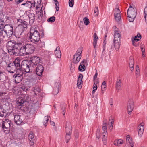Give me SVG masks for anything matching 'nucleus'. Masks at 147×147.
<instances>
[{"label":"nucleus","mask_w":147,"mask_h":147,"mask_svg":"<svg viewBox=\"0 0 147 147\" xmlns=\"http://www.w3.org/2000/svg\"><path fill=\"white\" fill-rule=\"evenodd\" d=\"M21 61L18 58L16 59L13 63H9L7 65L6 69L9 73L13 74L16 71H20Z\"/></svg>","instance_id":"1"},{"label":"nucleus","mask_w":147,"mask_h":147,"mask_svg":"<svg viewBox=\"0 0 147 147\" xmlns=\"http://www.w3.org/2000/svg\"><path fill=\"white\" fill-rule=\"evenodd\" d=\"M23 47L21 49V53H22L21 56L32 54L34 52L35 49L34 46L29 44H25Z\"/></svg>","instance_id":"2"},{"label":"nucleus","mask_w":147,"mask_h":147,"mask_svg":"<svg viewBox=\"0 0 147 147\" xmlns=\"http://www.w3.org/2000/svg\"><path fill=\"white\" fill-rule=\"evenodd\" d=\"M35 28H32L30 31L29 38L31 42L35 44H37L40 40V34Z\"/></svg>","instance_id":"3"},{"label":"nucleus","mask_w":147,"mask_h":147,"mask_svg":"<svg viewBox=\"0 0 147 147\" xmlns=\"http://www.w3.org/2000/svg\"><path fill=\"white\" fill-rule=\"evenodd\" d=\"M24 70L25 71L26 73H29L32 72L33 68L31 66V63L28 60H23L21 62V65H20V71H22V70Z\"/></svg>","instance_id":"4"},{"label":"nucleus","mask_w":147,"mask_h":147,"mask_svg":"<svg viewBox=\"0 0 147 147\" xmlns=\"http://www.w3.org/2000/svg\"><path fill=\"white\" fill-rule=\"evenodd\" d=\"M120 33L119 31L116 30L114 31L113 43L114 47L117 51L119 50L121 45V36Z\"/></svg>","instance_id":"5"},{"label":"nucleus","mask_w":147,"mask_h":147,"mask_svg":"<svg viewBox=\"0 0 147 147\" xmlns=\"http://www.w3.org/2000/svg\"><path fill=\"white\" fill-rule=\"evenodd\" d=\"M15 43V40H11L7 42L6 45L8 52L11 55L17 56L18 53L14 50Z\"/></svg>","instance_id":"6"},{"label":"nucleus","mask_w":147,"mask_h":147,"mask_svg":"<svg viewBox=\"0 0 147 147\" xmlns=\"http://www.w3.org/2000/svg\"><path fill=\"white\" fill-rule=\"evenodd\" d=\"M28 24V22L24 20L22 24H20L18 25L17 27L18 31L16 32L18 38H20L22 35L25 29L27 28Z\"/></svg>","instance_id":"7"},{"label":"nucleus","mask_w":147,"mask_h":147,"mask_svg":"<svg viewBox=\"0 0 147 147\" xmlns=\"http://www.w3.org/2000/svg\"><path fill=\"white\" fill-rule=\"evenodd\" d=\"M3 30L5 33V35L7 37H10L13 33V28L10 25H6L4 26Z\"/></svg>","instance_id":"8"},{"label":"nucleus","mask_w":147,"mask_h":147,"mask_svg":"<svg viewBox=\"0 0 147 147\" xmlns=\"http://www.w3.org/2000/svg\"><path fill=\"white\" fill-rule=\"evenodd\" d=\"M33 69L34 67H36L39 64H40V59L39 57L37 56H33L30 58L29 60Z\"/></svg>","instance_id":"9"},{"label":"nucleus","mask_w":147,"mask_h":147,"mask_svg":"<svg viewBox=\"0 0 147 147\" xmlns=\"http://www.w3.org/2000/svg\"><path fill=\"white\" fill-rule=\"evenodd\" d=\"M23 72L20 70L18 72H16L13 75L15 82L16 83H20L22 80L23 78Z\"/></svg>","instance_id":"10"},{"label":"nucleus","mask_w":147,"mask_h":147,"mask_svg":"<svg viewBox=\"0 0 147 147\" xmlns=\"http://www.w3.org/2000/svg\"><path fill=\"white\" fill-rule=\"evenodd\" d=\"M29 98L28 96H25L24 98L22 97L19 98L16 102L18 106L21 108L25 102L28 101Z\"/></svg>","instance_id":"11"},{"label":"nucleus","mask_w":147,"mask_h":147,"mask_svg":"<svg viewBox=\"0 0 147 147\" xmlns=\"http://www.w3.org/2000/svg\"><path fill=\"white\" fill-rule=\"evenodd\" d=\"M24 43L23 42H17L15 41L14 46V50L15 49L19 50V53L21 56L22 53H21L20 50L21 48L24 47Z\"/></svg>","instance_id":"12"},{"label":"nucleus","mask_w":147,"mask_h":147,"mask_svg":"<svg viewBox=\"0 0 147 147\" xmlns=\"http://www.w3.org/2000/svg\"><path fill=\"white\" fill-rule=\"evenodd\" d=\"M37 66L35 69L36 74L38 76H41L43 71L44 67L41 64H39Z\"/></svg>","instance_id":"13"},{"label":"nucleus","mask_w":147,"mask_h":147,"mask_svg":"<svg viewBox=\"0 0 147 147\" xmlns=\"http://www.w3.org/2000/svg\"><path fill=\"white\" fill-rule=\"evenodd\" d=\"M134 107V104L133 101L132 100H129L128 102L127 105V111L129 115L131 114Z\"/></svg>","instance_id":"14"},{"label":"nucleus","mask_w":147,"mask_h":147,"mask_svg":"<svg viewBox=\"0 0 147 147\" xmlns=\"http://www.w3.org/2000/svg\"><path fill=\"white\" fill-rule=\"evenodd\" d=\"M60 85L59 82H56L55 84L53 90V94L54 95H57L59 92V86Z\"/></svg>","instance_id":"15"},{"label":"nucleus","mask_w":147,"mask_h":147,"mask_svg":"<svg viewBox=\"0 0 147 147\" xmlns=\"http://www.w3.org/2000/svg\"><path fill=\"white\" fill-rule=\"evenodd\" d=\"M11 124V121L8 119H6L2 123V128H7V129L10 128Z\"/></svg>","instance_id":"16"},{"label":"nucleus","mask_w":147,"mask_h":147,"mask_svg":"<svg viewBox=\"0 0 147 147\" xmlns=\"http://www.w3.org/2000/svg\"><path fill=\"white\" fill-rule=\"evenodd\" d=\"M65 131L66 134H71L72 127L70 122H66Z\"/></svg>","instance_id":"17"},{"label":"nucleus","mask_w":147,"mask_h":147,"mask_svg":"<svg viewBox=\"0 0 147 147\" xmlns=\"http://www.w3.org/2000/svg\"><path fill=\"white\" fill-rule=\"evenodd\" d=\"M14 120L15 122L18 125H20L23 122L22 117L20 115H15Z\"/></svg>","instance_id":"18"},{"label":"nucleus","mask_w":147,"mask_h":147,"mask_svg":"<svg viewBox=\"0 0 147 147\" xmlns=\"http://www.w3.org/2000/svg\"><path fill=\"white\" fill-rule=\"evenodd\" d=\"M127 13L128 16L130 17L131 16L135 17L136 15V11H135L134 8L130 9L129 8L127 10Z\"/></svg>","instance_id":"19"},{"label":"nucleus","mask_w":147,"mask_h":147,"mask_svg":"<svg viewBox=\"0 0 147 147\" xmlns=\"http://www.w3.org/2000/svg\"><path fill=\"white\" fill-rule=\"evenodd\" d=\"M28 138L30 141V144L31 146L33 145L34 144L35 139L34 134L32 132H30L28 136Z\"/></svg>","instance_id":"20"},{"label":"nucleus","mask_w":147,"mask_h":147,"mask_svg":"<svg viewBox=\"0 0 147 147\" xmlns=\"http://www.w3.org/2000/svg\"><path fill=\"white\" fill-rule=\"evenodd\" d=\"M83 78V75L81 74L79 75L78 77V81L77 83V86L78 88H80L81 87V84L82 83V79Z\"/></svg>","instance_id":"21"},{"label":"nucleus","mask_w":147,"mask_h":147,"mask_svg":"<svg viewBox=\"0 0 147 147\" xmlns=\"http://www.w3.org/2000/svg\"><path fill=\"white\" fill-rule=\"evenodd\" d=\"M55 56L59 58L61 57V52L60 50V48L59 47H57L55 51Z\"/></svg>","instance_id":"22"},{"label":"nucleus","mask_w":147,"mask_h":147,"mask_svg":"<svg viewBox=\"0 0 147 147\" xmlns=\"http://www.w3.org/2000/svg\"><path fill=\"white\" fill-rule=\"evenodd\" d=\"M31 1H27L26 2L24 3L21 4L22 5L24 6V7L25 8L27 9L28 10L31 9Z\"/></svg>","instance_id":"23"},{"label":"nucleus","mask_w":147,"mask_h":147,"mask_svg":"<svg viewBox=\"0 0 147 147\" xmlns=\"http://www.w3.org/2000/svg\"><path fill=\"white\" fill-rule=\"evenodd\" d=\"M32 89L35 95H36V93H39L40 92V88L37 86H32Z\"/></svg>","instance_id":"24"},{"label":"nucleus","mask_w":147,"mask_h":147,"mask_svg":"<svg viewBox=\"0 0 147 147\" xmlns=\"http://www.w3.org/2000/svg\"><path fill=\"white\" fill-rule=\"evenodd\" d=\"M40 3H39L36 6L35 2L34 1L33 2L31 1V5L30 6L32 7H31V9H34V8H36V9H37L39 8L40 6Z\"/></svg>","instance_id":"25"},{"label":"nucleus","mask_w":147,"mask_h":147,"mask_svg":"<svg viewBox=\"0 0 147 147\" xmlns=\"http://www.w3.org/2000/svg\"><path fill=\"white\" fill-rule=\"evenodd\" d=\"M81 56H77L74 57V56H73V62L75 64H77L80 61Z\"/></svg>","instance_id":"26"},{"label":"nucleus","mask_w":147,"mask_h":147,"mask_svg":"<svg viewBox=\"0 0 147 147\" xmlns=\"http://www.w3.org/2000/svg\"><path fill=\"white\" fill-rule=\"evenodd\" d=\"M121 87V82L120 79H117L116 84V88L117 90H119Z\"/></svg>","instance_id":"27"},{"label":"nucleus","mask_w":147,"mask_h":147,"mask_svg":"<svg viewBox=\"0 0 147 147\" xmlns=\"http://www.w3.org/2000/svg\"><path fill=\"white\" fill-rule=\"evenodd\" d=\"M124 142V141L121 139H119L117 140H115L114 142V144L117 146H120V145L122 144Z\"/></svg>","instance_id":"28"},{"label":"nucleus","mask_w":147,"mask_h":147,"mask_svg":"<svg viewBox=\"0 0 147 147\" xmlns=\"http://www.w3.org/2000/svg\"><path fill=\"white\" fill-rule=\"evenodd\" d=\"M115 19L117 21H119L121 19V15L120 13H115L114 14Z\"/></svg>","instance_id":"29"},{"label":"nucleus","mask_w":147,"mask_h":147,"mask_svg":"<svg viewBox=\"0 0 147 147\" xmlns=\"http://www.w3.org/2000/svg\"><path fill=\"white\" fill-rule=\"evenodd\" d=\"M37 43H38L37 45L39 49L45 47V43L43 41H41V40L40 41L39 40V42H38Z\"/></svg>","instance_id":"30"},{"label":"nucleus","mask_w":147,"mask_h":147,"mask_svg":"<svg viewBox=\"0 0 147 147\" xmlns=\"http://www.w3.org/2000/svg\"><path fill=\"white\" fill-rule=\"evenodd\" d=\"M5 111L3 106L0 105V117H3L4 114L5 113Z\"/></svg>","instance_id":"31"},{"label":"nucleus","mask_w":147,"mask_h":147,"mask_svg":"<svg viewBox=\"0 0 147 147\" xmlns=\"http://www.w3.org/2000/svg\"><path fill=\"white\" fill-rule=\"evenodd\" d=\"M61 108L62 110V113L63 114V116L65 115V113L66 111V105L64 103H62L61 105Z\"/></svg>","instance_id":"32"},{"label":"nucleus","mask_w":147,"mask_h":147,"mask_svg":"<svg viewBox=\"0 0 147 147\" xmlns=\"http://www.w3.org/2000/svg\"><path fill=\"white\" fill-rule=\"evenodd\" d=\"M82 48H79L78 49L76 53L74 55V57L77 56H81V55L82 53Z\"/></svg>","instance_id":"33"},{"label":"nucleus","mask_w":147,"mask_h":147,"mask_svg":"<svg viewBox=\"0 0 147 147\" xmlns=\"http://www.w3.org/2000/svg\"><path fill=\"white\" fill-rule=\"evenodd\" d=\"M11 82H7L5 83V86L7 89H10L11 88Z\"/></svg>","instance_id":"34"},{"label":"nucleus","mask_w":147,"mask_h":147,"mask_svg":"<svg viewBox=\"0 0 147 147\" xmlns=\"http://www.w3.org/2000/svg\"><path fill=\"white\" fill-rule=\"evenodd\" d=\"M83 21L85 25L87 26L90 23L89 20L88 18L85 17L83 19Z\"/></svg>","instance_id":"35"},{"label":"nucleus","mask_w":147,"mask_h":147,"mask_svg":"<svg viewBox=\"0 0 147 147\" xmlns=\"http://www.w3.org/2000/svg\"><path fill=\"white\" fill-rule=\"evenodd\" d=\"M2 131L5 133L6 134H8L10 133V129L8 128H2Z\"/></svg>","instance_id":"36"},{"label":"nucleus","mask_w":147,"mask_h":147,"mask_svg":"<svg viewBox=\"0 0 147 147\" xmlns=\"http://www.w3.org/2000/svg\"><path fill=\"white\" fill-rule=\"evenodd\" d=\"M85 66L84 65L80 64L78 67V70L81 71H83L85 70Z\"/></svg>","instance_id":"37"},{"label":"nucleus","mask_w":147,"mask_h":147,"mask_svg":"<svg viewBox=\"0 0 147 147\" xmlns=\"http://www.w3.org/2000/svg\"><path fill=\"white\" fill-rule=\"evenodd\" d=\"M49 120V116H45L44 118V121L43 122L44 123V125L45 126V127H46L47 125H46V123H47L48 120Z\"/></svg>","instance_id":"38"},{"label":"nucleus","mask_w":147,"mask_h":147,"mask_svg":"<svg viewBox=\"0 0 147 147\" xmlns=\"http://www.w3.org/2000/svg\"><path fill=\"white\" fill-rule=\"evenodd\" d=\"M140 39L139 38H134L132 39V44L134 46H136L138 45V44H134V42H137L139 41Z\"/></svg>","instance_id":"39"},{"label":"nucleus","mask_w":147,"mask_h":147,"mask_svg":"<svg viewBox=\"0 0 147 147\" xmlns=\"http://www.w3.org/2000/svg\"><path fill=\"white\" fill-rule=\"evenodd\" d=\"M55 17L54 16H52L49 18L47 20V21L51 23H52L54 22L55 20Z\"/></svg>","instance_id":"40"},{"label":"nucleus","mask_w":147,"mask_h":147,"mask_svg":"<svg viewBox=\"0 0 147 147\" xmlns=\"http://www.w3.org/2000/svg\"><path fill=\"white\" fill-rule=\"evenodd\" d=\"M71 134H66V135L65 136V138L66 140V143H67L68 142L69 140H70L71 138Z\"/></svg>","instance_id":"41"},{"label":"nucleus","mask_w":147,"mask_h":147,"mask_svg":"<svg viewBox=\"0 0 147 147\" xmlns=\"http://www.w3.org/2000/svg\"><path fill=\"white\" fill-rule=\"evenodd\" d=\"M101 133L100 130L98 129L96 133V135L97 138L99 139L100 137Z\"/></svg>","instance_id":"42"},{"label":"nucleus","mask_w":147,"mask_h":147,"mask_svg":"<svg viewBox=\"0 0 147 147\" xmlns=\"http://www.w3.org/2000/svg\"><path fill=\"white\" fill-rule=\"evenodd\" d=\"M136 74L137 76H138L140 74V70L139 66L137 65L136 66Z\"/></svg>","instance_id":"43"},{"label":"nucleus","mask_w":147,"mask_h":147,"mask_svg":"<svg viewBox=\"0 0 147 147\" xmlns=\"http://www.w3.org/2000/svg\"><path fill=\"white\" fill-rule=\"evenodd\" d=\"M142 123H141L139 126L138 127V129L139 131H144V127L142 125Z\"/></svg>","instance_id":"44"},{"label":"nucleus","mask_w":147,"mask_h":147,"mask_svg":"<svg viewBox=\"0 0 147 147\" xmlns=\"http://www.w3.org/2000/svg\"><path fill=\"white\" fill-rule=\"evenodd\" d=\"M107 120H105L103 121L102 129H107Z\"/></svg>","instance_id":"45"},{"label":"nucleus","mask_w":147,"mask_h":147,"mask_svg":"<svg viewBox=\"0 0 147 147\" xmlns=\"http://www.w3.org/2000/svg\"><path fill=\"white\" fill-rule=\"evenodd\" d=\"M132 140V139L130 137L129 135H128L126 136V141L129 143L131 142Z\"/></svg>","instance_id":"46"},{"label":"nucleus","mask_w":147,"mask_h":147,"mask_svg":"<svg viewBox=\"0 0 147 147\" xmlns=\"http://www.w3.org/2000/svg\"><path fill=\"white\" fill-rule=\"evenodd\" d=\"M102 135H104H104L105 136H106V135H107V129H102Z\"/></svg>","instance_id":"47"},{"label":"nucleus","mask_w":147,"mask_h":147,"mask_svg":"<svg viewBox=\"0 0 147 147\" xmlns=\"http://www.w3.org/2000/svg\"><path fill=\"white\" fill-rule=\"evenodd\" d=\"M134 60L131 59H130L129 61V66H134Z\"/></svg>","instance_id":"48"},{"label":"nucleus","mask_w":147,"mask_h":147,"mask_svg":"<svg viewBox=\"0 0 147 147\" xmlns=\"http://www.w3.org/2000/svg\"><path fill=\"white\" fill-rule=\"evenodd\" d=\"M35 14L33 13H31L29 14V19L31 20H35Z\"/></svg>","instance_id":"49"},{"label":"nucleus","mask_w":147,"mask_h":147,"mask_svg":"<svg viewBox=\"0 0 147 147\" xmlns=\"http://www.w3.org/2000/svg\"><path fill=\"white\" fill-rule=\"evenodd\" d=\"M0 35L1 38H3L5 37V35H3V28L0 27Z\"/></svg>","instance_id":"50"},{"label":"nucleus","mask_w":147,"mask_h":147,"mask_svg":"<svg viewBox=\"0 0 147 147\" xmlns=\"http://www.w3.org/2000/svg\"><path fill=\"white\" fill-rule=\"evenodd\" d=\"M69 5L71 7H72L74 4V0H69Z\"/></svg>","instance_id":"51"},{"label":"nucleus","mask_w":147,"mask_h":147,"mask_svg":"<svg viewBox=\"0 0 147 147\" xmlns=\"http://www.w3.org/2000/svg\"><path fill=\"white\" fill-rule=\"evenodd\" d=\"M94 13L96 14V16H98V7H96L94 9Z\"/></svg>","instance_id":"52"},{"label":"nucleus","mask_w":147,"mask_h":147,"mask_svg":"<svg viewBox=\"0 0 147 147\" xmlns=\"http://www.w3.org/2000/svg\"><path fill=\"white\" fill-rule=\"evenodd\" d=\"M4 76L3 73L0 71V81L3 80Z\"/></svg>","instance_id":"53"},{"label":"nucleus","mask_w":147,"mask_h":147,"mask_svg":"<svg viewBox=\"0 0 147 147\" xmlns=\"http://www.w3.org/2000/svg\"><path fill=\"white\" fill-rule=\"evenodd\" d=\"M107 36V34H105V38L104 39V45H103V51H104L105 49V46L106 45V42H105V40H106V38Z\"/></svg>","instance_id":"54"},{"label":"nucleus","mask_w":147,"mask_h":147,"mask_svg":"<svg viewBox=\"0 0 147 147\" xmlns=\"http://www.w3.org/2000/svg\"><path fill=\"white\" fill-rule=\"evenodd\" d=\"M56 6V11H58L59 9V4L58 2H57L56 3H55Z\"/></svg>","instance_id":"55"},{"label":"nucleus","mask_w":147,"mask_h":147,"mask_svg":"<svg viewBox=\"0 0 147 147\" xmlns=\"http://www.w3.org/2000/svg\"><path fill=\"white\" fill-rule=\"evenodd\" d=\"M128 17L129 18V21L130 22H133L134 21V18L135 17H132L131 16L130 17L129 16H128Z\"/></svg>","instance_id":"56"},{"label":"nucleus","mask_w":147,"mask_h":147,"mask_svg":"<svg viewBox=\"0 0 147 147\" xmlns=\"http://www.w3.org/2000/svg\"><path fill=\"white\" fill-rule=\"evenodd\" d=\"M18 138L20 139H22L24 137V135L22 133L18 134Z\"/></svg>","instance_id":"57"},{"label":"nucleus","mask_w":147,"mask_h":147,"mask_svg":"<svg viewBox=\"0 0 147 147\" xmlns=\"http://www.w3.org/2000/svg\"><path fill=\"white\" fill-rule=\"evenodd\" d=\"M118 7V5H116V8L114 10L115 11V13H120V11L119 9V8Z\"/></svg>","instance_id":"58"},{"label":"nucleus","mask_w":147,"mask_h":147,"mask_svg":"<svg viewBox=\"0 0 147 147\" xmlns=\"http://www.w3.org/2000/svg\"><path fill=\"white\" fill-rule=\"evenodd\" d=\"M102 141H107V135H106V136H105L104 135H104H102Z\"/></svg>","instance_id":"59"},{"label":"nucleus","mask_w":147,"mask_h":147,"mask_svg":"<svg viewBox=\"0 0 147 147\" xmlns=\"http://www.w3.org/2000/svg\"><path fill=\"white\" fill-rule=\"evenodd\" d=\"M21 89L23 91H26L28 89V88L25 86H22L21 87Z\"/></svg>","instance_id":"60"},{"label":"nucleus","mask_w":147,"mask_h":147,"mask_svg":"<svg viewBox=\"0 0 147 147\" xmlns=\"http://www.w3.org/2000/svg\"><path fill=\"white\" fill-rule=\"evenodd\" d=\"M94 39L93 40H97L98 39V36H97L96 34L95 33L93 35Z\"/></svg>","instance_id":"61"},{"label":"nucleus","mask_w":147,"mask_h":147,"mask_svg":"<svg viewBox=\"0 0 147 147\" xmlns=\"http://www.w3.org/2000/svg\"><path fill=\"white\" fill-rule=\"evenodd\" d=\"M24 0H15V2L18 5L21 3Z\"/></svg>","instance_id":"62"},{"label":"nucleus","mask_w":147,"mask_h":147,"mask_svg":"<svg viewBox=\"0 0 147 147\" xmlns=\"http://www.w3.org/2000/svg\"><path fill=\"white\" fill-rule=\"evenodd\" d=\"M97 40H93V45L94 47V48H95L96 47L97 45Z\"/></svg>","instance_id":"63"},{"label":"nucleus","mask_w":147,"mask_h":147,"mask_svg":"<svg viewBox=\"0 0 147 147\" xmlns=\"http://www.w3.org/2000/svg\"><path fill=\"white\" fill-rule=\"evenodd\" d=\"M97 85L96 84H95V82H94V85L93 86V89L96 90L97 89Z\"/></svg>","instance_id":"64"}]
</instances>
